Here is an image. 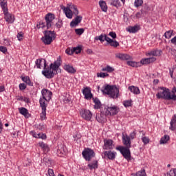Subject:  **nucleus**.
Here are the masks:
<instances>
[{"label": "nucleus", "instance_id": "nucleus-46", "mask_svg": "<svg viewBox=\"0 0 176 176\" xmlns=\"http://www.w3.org/2000/svg\"><path fill=\"white\" fill-rule=\"evenodd\" d=\"M73 52H74V53H76V54H79V53H80V52H82V47H80L79 46L73 47Z\"/></svg>", "mask_w": 176, "mask_h": 176}, {"label": "nucleus", "instance_id": "nucleus-31", "mask_svg": "<svg viewBox=\"0 0 176 176\" xmlns=\"http://www.w3.org/2000/svg\"><path fill=\"white\" fill-rule=\"evenodd\" d=\"M108 38H109V37H108L107 34H100L99 36L95 37L96 41H100V42H104V41H106V42H108Z\"/></svg>", "mask_w": 176, "mask_h": 176}, {"label": "nucleus", "instance_id": "nucleus-60", "mask_svg": "<svg viewBox=\"0 0 176 176\" xmlns=\"http://www.w3.org/2000/svg\"><path fill=\"white\" fill-rule=\"evenodd\" d=\"M0 52H1L2 53H7L8 52V48H6V47H3V46H0Z\"/></svg>", "mask_w": 176, "mask_h": 176}, {"label": "nucleus", "instance_id": "nucleus-24", "mask_svg": "<svg viewBox=\"0 0 176 176\" xmlns=\"http://www.w3.org/2000/svg\"><path fill=\"white\" fill-rule=\"evenodd\" d=\"M49 101L50 100L40 98L39 104L41 109L46 110V108H47V103L49 102Z\"/></svg>", "mask_w": 176, "mask_h": 176}, {"label": "nucleus", "instance_id": "nucleus-47", "mask_svg": "<svg viewBox=\"0 0 176 176\" xmlns=\"http://www.w3.org/2000/svg\"><path fill=\"white\" fill-rule=\"evenodd\" d=\"M83 32H85V30L83 28L75 29V33L76 35H82Z\"/></svg>", "mask_w": 176, "mask_h": 176}, {"label": "nucleus", "instance_id": "nucleus-25", "mask_svg": "<svg viewBox=\"0 0 176 176\" xmlns=\"http://www.w3.org/2000/svg\"><path fill=\"white\" fill-rule=\"evenodd\" d=\"M19 113L21 115H23L25 118H30V113L28 112V110L25 109V107H21L19 108Z\"/></svg>", "mask_w": 176, "mask_h": 176}, {"label": "nucleus", "instance_id": "nucleus-7", "mask_svg": "<svg viewBox=\"0 0 176 176\" xmlns=\"http://www.w3.org/2000/svg\"><path fill=\"white\" fill-rule=\"evenodd\" d=\"M104 111H106V115H109L110 116H115V115H118V113H119L120 109L118 106L111 104L105 107Z\"/></svg>", "mask_w": 176, "mask_h": 176}, {"label": "nucleus", "instance_id": "nucleus-36", "mask_svg": "<svg viewBox=\"0 0 176 176\" xmlns=\"http://www.w3.org/2000/svg\"><path fill=\"white\" fill-rule=\"evenodd\" d=\"M170 141V136L168 135H164L160 140V144H167Z\"/></svg>", "mask_w": 176, "mask_h": 176}, {"label": "nucleus", "instance_id": "nucleus-5", "mask_svg": "<svg viewBox=\"0 0 176 176\" xmlns=\"http://www.w3.org/2000/svg\"><path fill=\"white\" fill-rule=\"evenodd\" d=\"M56 39V32L51 30H45L44 32V36L41 38L42 42L44 45H51L52 42Z\"/></svg>", "mask_w": 176, "mask_h": 176}, {"label": "nucleus", "instance_id": "nucleus-21", "mask_svg": "<svg viewBox=\"0 0 176 176\" xmlns=\"http://www.w3.org/2000/svg\"><path fill=\"white\" fill-rule=\"evenodd\" d=\"M155 61H156V58L155 57H150L146 58H142L140 60V63L144 65L145 64H151V63H155Z\"/></svg>", "mask_w": 176, "mask_h": 176}, {"label": "nucleus", "instance_id": "nucleus-26", "mask_svg": "<svg viewBox=\"0 0 176 176\" xmlns=\"http://www.w3.org/2000/svg\"><path fill=\"white\" fill-rule=\"evenodd\" d=\"M104 156H107L108 159H109V160H114L116 156V153L109 151H105L104 153Z\"/></svg>", "mask_w": 176, "mask_h": 176}, {"label": "nucleus", "instance_id": "nucleus-56", "mask_svg": "<svg viewBox=\"0 0 176 176\" xmlns=\"http://www.w3.org/2000/svg\"><path fill=\"white\" fill-rule=\"evenodd\" d=\"M27 89V85L25 83L19 84V90H25Z\"/></svg>", "mask_w": 176, "mask_h": 176}, {"label": "nucleus", "instance_id": "nucleus-3", "mask_svg": "<svg viewBox=\"0 0 176 176\" xmlns=\"http://www.w3.org/2000/svg\"><path fill=\"white\" fill-rule=\"evenodd\" d=\"M55 16L54 14L52 13H48L45 16V22L43 21H40L39 24H37V28L39 30V28H46L49 30L50 28H52V25H53V20H54Z\"/></svg>", "mask_w": 176, "mask_h": 176}, {"label": "nucleus", "instance_id": "nucleus-34", "mask_svg": "<svg viewBox=\"0 0 176 176\" xmlns=\"http://www.w3.org/2000/svg\"><path fill=\"white\" fill-rule=\"evenodd\" d=\"M88 168L89 170H96V168H98V161L94 160L92 164H88Z\"/></svg>", "mask_w": 176, "mask_h": 176}, {"label": "nucleus", "instance_id": "nucleus-9", "mask_svg": "<svg viewBox=\"0 0 176 176\" xmlns=\"http://www.w3.org/2000/svg\"><path fill=\"white\" fill-rule=\"evenodd\" d=\"M41 94L42 96H41V98L47 100V101H50V100H52V96H53V93H52V91L45 89H42Z\"/></svg>", "mask_w": 176, "mask_h": 176}, {"label": "nucleus", "instance_id": "nucleus-6", "mask_svg": "<svg viewBox=\"0 0 176 176\" xmlns=\"http://www.w3.org/2000/svg\"><path fill=\"white\" fill-rule=\"evenodd\" d=\"M82 155V157H84L87 162H90L93 157H96V153L94 152V150L89 148H85Z\"/></svg>", "mask_w": 176, "mask_h": 176}, {"label": "nucleus", "instance_id": "nucleus-57", "mask_svg": "<svg viewBox=\"0 0 176 176\" xmlns=\"http://www.w3.org/2000/svg\"><path fill=\"white\" fill-rule=\"evenodd\" d=\"M47 176H54V171L53 169H48Z\"/></svg>", "mask_w": 176, "mask_h": 176}, {"label": "nucleus", "instance_id": "nucleus-52", "mask_svg": "<svg viewBox=\"0 0 176 176\" xmlns=\"http://www.w3.org/2000/svg\"><path fill=\"white\" fill-rule=\"evenodd\" d=\"M129 137L131 140H135V138H136L137 137V132H135V131L131 132Z\"/></svg>", "mask_w": 176, "mask_h": 176}, {"label": "nucleus", "instance_id": "nucleus-12", "mask_svg": "<svg viewBox=\"0 0 176 176\" xmlns=\"http://www.w3.org/2000/svg\"><path fill=\"white\" fill-rule=\"evenodd\" d=\"M122 144L126 148H131V139L127 134L122 133Z\"/></svg>", "mask_w": 176, "mask_h": 176}, {"label": "nucleus", "instance_id": "nucleus-18", "mask_svg": "<svg viewBox=\"0 0 176 176\" xmlns=\"http://www.w3.org/2000/svg\"><path fill=\"white\" fill-rule=\"evenodd\" d=\"M162 52L160 50H154L148 52L146 56L149 57H160V56H162Z\"/></svg>", "mask_w": 176, "mask_h": 176}, {"label": "nucleus", "instance_id": "nucleus-17", "mask_svg": "<svg viewBox=\"0 0 176 176\" xmlns=\"http://www.w3.org/2000/svg\"><path fill=\"white\" fill-rule=\"evenodd\" d=\"M82 94L85 96V100H91L93 98V94L89 87H86L82 90Z\"/></svg>", "mask_w": 176, "mask_h": 176}, {"label": "nucleus", "instance_id": "nucleus-40", "mask_svg": "<svg viewBox=\"0 0 176 176\" xmlns=\"http://www.w3.org/2000/svg\"><path fill=\"white\" fill-rule=\"evenodd\" d=\"M110 5L118 8V6H120V1L119 0H111Z\"/></svg>", "mask_w": 176, "mask_h": 176}, {"label": "nucleus", "instance_id": "nucleus-42", "mask_svg": "<svg viewBox=\"0 0 176 176\" xmlns=\"http://www.w3.org/2000/svg\"><path fill=\"white\" fill-rule=\"evenodd\" d=\"M133 176H146V173L145 172V169L139 170L135 174H134Z\"/></svg>", "mask_w": 176, "mask_h": 176}, {"label": "nucleus", "instance_id": "nucleus-33", "mask_svg": "<svg viewBox=\"0 0 176 176\" xmlns=\"http://www.w3.org/2000/svg\"><path fill=\"white\" fill-rule=\"evenodd\" d=\"M21 80L23 82L26 83V85H28V86H34V83L31 82V79L29 76H24L21 78Z\"/></svg>", "mask_w": 176, "mask_h": 176}, {"label": "nucleus", "instance_id": "nucleus-15", "mask_svg": "<svg viewBox=\"0 0 176 176\" xmlns=\"http://www.w3.org/2000/svg\"><path fill=\"white\" fill-rule=\"evenodd\" d=\"M5 14V20L8 23V24H13L14 23V15L7 12H4Z\"/></svg>", "mask_w": 176, "mask_h": 176}, {"label": "nucleus", "instance_id": "nucleus-10", "mask_svg": "<svg viewBox=\"0 0 176 176\" xmlns=\"http://www.w3.org/2000/svg\"><path fill=\"white\" fill-rule=\"evenodd\" d=\"M80 115L83 119L85 120H90L91 119V117L93 116V114L91 113V111L90 110L87 109H83L80 111Z\"/></svg>", "mask_w": 176, "mask_h": 176}, {"label": "nucleus", "instance_id": "nucleus-1", "mask_svg": "<svg viewBox=\"0 0 176 176\" xmlns=\"http://www.w3.org/2000/svg\"><path fill=\"white\" fill-rule=\"evenodd\" d=\"M60 65H61V60L58 59L54 63H51L50 67H45L41 72L42 75L47 78V79H52V78H54V72H57V71H58Z\"/></svg>", "mask_w": 176, "mask_h": 176}, {"label": "nucleus", "instance_id": "nucleus-8", "mask_svg": "<svg viewBox=\"0 0 176 176\" xmlns=\"http://www.w3.org/2000/svg\"><path fill=\"white\" fill-rule=\"evenodd\" d=\"M130 148L131 147L119 146L117 147L116 149L118 151H120L122 156H124V159L129 161L131 159V153L130 152Z\"/></svg>", "mask_w": 176, "mask_h": 176}, {"label": "nucleus", "instance_id": "nucleus-64", "mask_svg": "<svg viewBox=\"0 0 176 176\" xmlns=\"http://www.w3.org/2000/svg\"><path fill=\"white\" fill-rule=\"evenodd\" d=\"M172 93H173V94H175V93H176V87H174L173 88V89H172Z\"/></svg>", "mask_w": 176, "mask_h": 176}, {"label": "nucleus", "instance_id": "nucleus-32", "mask_svg": "<svg viewBox=\"0 0 176 176\" xmlns=\"http://www.w3.org/2000/svg\"><path fill=\"white\" fill-rule=\"evenodd\" d=\"M63 10H64V12L65 13L66 17H67V19H72V14H74L69 7L65 8Z\"/></svg>", "mask_w": 176, "mask_h": 176}, {"label": "nucleus", "instance_id": "nucleus-51", "mask_svg": "<svg viewBox=\"0 0 176 176\" xmlns=\"http://www.w3.org/2000/svg\"><path fill=\"white\" fill-rule=\"evenodd\" d=\"M123 105L125 107V108H127L129 107H131V100H125L123 102Z\"/></svg>", "mask_w": 176, "mask_h": 176}, {"label": "nucleus", "instance_id": "nucleus-2", "mask_svg": "<svg viewBox=\"0 0 176 176\" xmlns=\"http://www.w3.org/2000/svg\"><path fill=\"white\" fill-rule=\"evenodd\" d=\"M159 92L156 94L157 98L160 100V98H162L163 100H173V101H176V95L172 94L170 91V89L168 88L164 87H160Z\"/></svg>", "mask_w": 176, "mask_h": 176}, {"label": "nucleus", "instance_id": "nucleus-54", "mask_svg": "<svg viewBox=\"0 0 176 176\" xmlns=\"http://www.w3.org/2000/svg\"><path fill=\"white\" fill-rule=\"evenodd\" d=\"M56 27L59 30V28H61L63 27V21L60 19H58V22L56 23Z\"/></svg>", "mask_w": 176, "mask_h": 176}, {"label": "nucleus", "instance_id": "nucleus-55", "mask_svg": "<svg viewBox=\"0 0 176 176\" xmlns=\"http://www.w3.org/2000/svg\"><path fill=\"white\" fill-rule=\"evenodd\" d=\"M170 130H172V131H175V129H176L175 122L170 121Z\"/></svg>", "mask_w": 176, "mask_h": 176}, {"label": "nucleus", "instance_id": "nucleus-13", "mask_svg": "<svg viewBox=\"0 0 176 176\" xmlns=\"http://www.w3.org/2000/svg\"><path fill=\"white\" fill-rule=\"evenodd\" d=\"M113 148H115V146H113V141L112 140H104L103 149L109 150L113 149Z\"/></svg>", "mask_w": 176, "mask_h": 176}, {"label": "nucleus", "instance_id": "nucleus-58", "mask_svg": "<svg viewBox=\"0 0 176 176\" xmlns=\"http://www.w3.org/2000/svg\"><path fill=\"white\" fill-rule=\"evenodd\" d=\"M109 36H111L113 39H116V33L115 32H110L109 33Z\"/></svg>", "mask_w": 176, "mask_h": 176}, {"label": "nucleus", "instance_id": "nucleus-29", "mask_svg": "<svg viewBox=\"0 0 176 176\" xmlns=\"http://www.w3.org/2000/svg\"><path fill=\"white\" fill-rule=\"evenodd\" d=\"M129 90L131 91V93H133V94L135 95H138L141 93V91H140V88H138V87H135L134 85H131L129 87Z\"/></svg>", "mask_w": 176, "mask_h": 176}, {"label": "nucleus", "instance_id": "nucleus-41", "mask_svg": "<svg viewBox=\"0 0 176 176\" xmlns=\"http://www.w3.org/2000/svg\"><path fill=\"white\" fill-rule=\"evenodd\" d=\"M94 101L95 103V108L96 109H100V108H101V102L100 101V100H98V98H95Z\"/></svg>", "mask_w": 176, "mask_h": 176}, {"label": "nucleus", "instance_id": "nucleus-50", "mask_svg": "<svg viewBox=\"0 0 176 176\" xmlns=\"http://www.w3.org/2000/svg\"><path fill=\"white\" fill-rule=\"evenodd\" d=\"M127 64L130 66V67H138V63L137 62H134V61H127Z\"/></svg>", "mask_w": 176, "mask_h": 176}, {"label": "nucleus", "instance_id": "nucleus-23", "mask_svg": "<svg viewBox=\"0 0 176 176\" xmlns=\"http://www.w3.org/2000/svg\"><path fill=\"white\" fill-rule=\"evenodd\" d=\"M8 0H0V6L3 13H8Z\"/></svg>", "mask_w": 176, "mask_h": 176}, {"label": "nucleus", "instance_id": "nucleus-53", "mask_svg": "<svg viewBox=\"0 0 176 176\" xmlns=\"http://www.w3.org/2000/svg\"><path fill=\"white\" fill-rule=\"evenodd\" d=\"M143 1L142 0H135V6H136V8H138V6H141V5H142Z\"/></svg>", "mask_w": 176, "mask_h": 176}, {"label": "nucleus", "instance_id": "nucleus-22", "mask_svg": "<svg viewBox=\"0 0 176 176\" xmlns=\"http://www.w3.org/2000/svg\"><path fill=\"white\" fill-rule=\"evenodd\" d=\"M31 135L34 137V138H41V140H46V135L43 133H36V132L32 131L30 132Z\"/></svg>", "mask_w": 176, "mask_h": 176}, {"label": "nucleus", "instance_id": "nucleus-63", "mask_svg": "<svg viewBox=\"0 0 176 176\" xmlns=\"http://www.w3.org/2000/svg\"><path fill=\"white\" fill-rule=\"evenodd\" d=\"M170 122H173V123H176V114H175L173 118H172V120Z\"/></svg>", "mask_w": 176, "mask_h": 176}, {"label": "nucleus", "instance_id": "nucleus-45", "mask_svg": "<svg viewBox=\"0 0 176 176\" xmlns=\"http://www.w3.org/2000/svg\"><path fill=\"white\" fill-rule=\"evenodd\" d=\"M97 76L98 78H107V76H109V74L108 73L100 72L97 73Z\"/></svg>", "mask_w": 176, "mask_h": 176}, {"label": "nucleus", "instance_id": "nucleus-59", "mask_svg": "<svg viewBox=\"0 0 176 176\" xmlns=\"http://www.w3.org/2000/svg\"><path fill=\"white\" fill-rule=\"evenodd\" d=\"M23 38H24V34L22 32H19L17 34L18 41H23Z\"/></svg>", "mask_w": 176, "mask_h": 176}, {"label": "nucleus", "instance_id": "nucleus-49", "mask_svg": "<svg viewBox=\"0 0 176 176\" xmlns=\"http://www.w3.org/2000/svg\"><path fill=\"white\" fill-rule=\"evenodd\" d=\"M65 53L67 54H69V56H72V54H74V47L73 48H67V50H65Z\"/></svg>", "mask_w": 176, "mask_h": 176}, {"label": "nucleus", "instance_id": "nucleus-48", "mask_svg": "<svg viewBox=\"0 0 176 176\" xmlns=\"http://www.w3.org/2000/svg\"><path fill=\"white\" fill-rule=\"evenodd\" d=\"M41 119V120H46V110L42 109V112L40 114Z\"/></svg>", "mask_w": 176, "mask_h": 176}, {"label": "nucleus", "instance_id": "nucleus-35", "mask_svg": "<svg viewBox=\"0 0 176 176\" xmlns=\"http://www.w3.org/2000/svg\"><path fill=\"white\" fill-rule=\"evenodd\" d=\"M69 8L73 14L75 16H78V14H79V10H78V7H76V6L70 5Z\"/></svg>", "mask_w": 176, "mask_h": 176}, {"label": "nucleus", "instance_id": "nucleus-20", "mask_svg": "<svg viewBox=\"0 0 176 176\" xmlns=\"http://www.w3.org/2000/svg\"><path fill=\"white\" fill-rule=\"evenodd\" d=\"M116 57L117 58H119L120 60H131V56L127 54H116Z\"/></svg>", "mask_w": 176, "mask_h": 176}, {"label": "nucleus", "instance_id": "nucleus-62", "mask_svg": "<svg viewBox=\"0 0 176 176\" xmlns=\"http://www.w3.org/2000/svg\"><path fill=\"white\" fill-rule=\"evenodd\" d=\"M170 42L171 43H173V45H175V46H176V36L170 40Z\"/></svg>", "mask_w": 176, "mask_h": 176}, {"label": "nucleus", "instance_id": "nucleus-30", "mask_svg": "<svg viewBox=\"0 0 176 176\" xmlns=\"http://www.w3.org/2000/svg\"><path fill=\"white\" fill-rule=\"evenodd\" d=\"M107 43L110 45L112 47H118V46H119V42L111 38H107Z\"/></svg>", "mask_w": 176, "mask_h": 176}, {"label": "nucleus", "instance_id": "nucleus-16", "mask_svg": "<svg viewBox=\"0 0 176 176\" xmlns=\"http://www.w3.org/2000/svg\"><path fill=\"white\" fill-rule=\"evenodd\" d=\"M76 18L70 23V27H76L82 21L83 17L80 15H76Z\"/></svg>", "mask_w": 176, "mask_h": 176}, {"label": "nucleus", "instance_id": "nucleus-4", "mask_svg": "<svg viewBox=\"0 0 176 176\" xmlns=\"http://www.w3.org/2000/svg\"><path fill=\"white\" fill-rule=\"evenodd\" d=\"M102 91L110 96L111 98H118L119 97V88L116 85H107Z\"/></svg>", "mask_w": 176, "mask_h": 176}, {"label": "nucleus", "instance_id": "nucleus-14", "mask_svg": "<svg viewBox=\"0 0 176 176\" xmlns=\"http://www.w3.org/2000/svg\"><path fill=\"white\" fill-rule=\"evenodd\" d=\"M58 156H63V155H65L67 153V147L64 146V144H60L58 146V149L56 152Z\"/></svg>", "mask_w": 176, "mask_h": 176}, {"label": "nucleus", "instance_id": "nucleus-38", "mask_svg": "<svg viewBox=\"0 0 176 176\" xmlns=\"http://www.w3.org/2000/svg\"><path fill=\"white\" fill-rule=\"evenodd\" d=\"M102 72H109L111 74V72H113L115 71V69L109 65H107L105 67H103L102 69Z\"/></svg>", "mask_w": 176, "mask_h": 176}, {"label": "nucleus", "instance_id": "nucleus-19", "mask_svg": "<svg viewBox=\"0 0 176 176\" xmlns=\"http://www.w3.org/2000/svg\"><path fill=\"white\" fill-rule=\"evenodd\" d=\"M96 118L97 122H98L99 123H104V122H107V115H105L102 112L97 114Z\"/></svg>", "mask_w": 176, "mask_h": 176}, {"label": "nucleus", "instance_id": "nucleus-39", "mask_svg": "<svg viewBox=\"0 0 176 176\" xmlns=\"http://www.w3.org/2000/svg\"><path fill=\"white\" fill-rule=\"evenodd\" d=\"M129 32H132L133 34L137 32V31H140V25H135L133 27H130L128 29Z\"/></svg>", "mask_w": 176, "mask_h": 176}, {"label": "nucleus", "instance_id": "nucleus-43", "mask_svg": "<svg viewBox=\"0 0 176 176\" xmlns=\"http://www.w3.org/2000/svg\"><path fill=\"white\" fill-rule=\"evenodd\" d=\"M173 32H174V30H169L164 33V36L166 38V39H170L171 36H173Z\"/></svg>", "mask_w": 176, "mask_h": 176}, {"label": "nucleus", "instance_id": "nucleus-11", "mask_svg": "<svg viewBox=\"0 0 176 176\" xmlns=\"http://www.w3.org/2000/svg\"><path fill=\"white\" fill-rule=\"evenodd\" d=\"M35 64H36V68H38V69H42V68H43L44 69L45 68H46V67H47V64L46 63V60L43 58L37 59L35 61Z\"/></svg>", "mask_w": 176, "mask_h": 176}, {"label": "nucleus", "instance_id": "nucleus-28", "mask_svg": "<svg viewBox=\"0 0 176 176\" xmlns=\"http://www.w3.org/2000/svg\"><path fill=\"white\" fill-rule=\"evenodd\" d=\"M63 68L65 71H67V72H69V74H75V72H76V69H75L74 67L70 65H65Z\"/></svg>", "mask_w": 176, "mask_h": 176}, {"label": "nucleus", "instance_id": "nucleus-37", "mask_svg": "<svg viewBox=\"0 0 176 176\" xmlns=\"http://www.w3.org/2000/svg\"><path fill=\"white\" fill-rule=\"evenodd\" d=\"M38 145L41 148H42L44 152H49V146H47V144H45L43 142H40Z\"/></svg>", "mask_w": 176, "mask_h": 176}, {"label": "nucleus", "instance_id": "nucleus-44", "mask_svg": "<svg viewBox=\"0 0 176 176\" xmlns=\"http://www.w3.org/2000/svg\"><path fill=\"white\" fill-rule=\"evenodd\" d=\"M142 141L144 144V145H146L147 144H149V138L146 137V136H142Z\"/></svg>", "mask_w": 176, "mask_h": 176}, {"label": "nucleus", "instance_id": "nucleus-27", "mask_svg": "<svg viewBox=\"0 0 176 176\" xmlns=\"http://www.w3.org/2000/svg\"><path fill=\"white\" fill-rule=\"evenodd\" d=\"M99 6H100L101 10H102L105 13H107V12H108V6H107V3L105 1H104V0L99 1Z\"/></svg>", "mask_w": 176, "mask_h": 176}, {"label": "nucleus", "instance_id": "nucleus-61", "mask_svg": "<svg viewBox=\"0 0 176 176\" xmlns=\"http://www.w3.org/2000/svg\"><path fill=\"white\" fill-rule=\"evenodd\" d=\"M25 166H26V167H28V166H31V160L30 159H28L25 162H24Z\"/></svg>", "mask_w": 176, "mask_h": 176}]
</instances>
